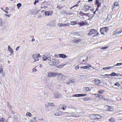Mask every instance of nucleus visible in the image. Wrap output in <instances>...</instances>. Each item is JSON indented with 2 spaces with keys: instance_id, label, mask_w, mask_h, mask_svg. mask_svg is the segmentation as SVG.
<instances>
[{
  "instance_id": "1",
  "label": "nucleus",
  "mask_w": 122,
  "mask_h": 122,
  "mask_svg": "<svg viewBox=\"0 0 122 122\" xmlns=\"http://www.w3.org/2000/svg\"><path fill=\"white\" fill-rule=\"evenodd\" d=\"M89 33L88 35L90 36H92L93 37L97 36L99 34V33L96 30L92 29L89 30Z\"/></svg>"
},
{
  "instance_id": "2",
  "label": "nucleus",
  "mask_w": 122,
  "mask_h": 122,
  "mask_svg": "<svg viewBox=\"0 0 122 122\" xmlns=\"http://www.w3.org/2000/svg\"><path fill=\"white\" fill-rule=\"evenodd\" d=\"M59 63V61L57 59H53L50 60L49 62V64L51 66H55L58 65Z\"/></svg>"
},
{
  "instance_id": "3",
  "label": "nucleus",
  "mask_w": 122,
  "mask_h": 122,
  "mask_svg": "<svg viewBox=\"0 0 122 122\" xmlns=\"http://www.w3.org/2000/svg\"><path fill=\"white\" fill-rule=\"evenodd\" d=\"M108 30L109 29L107 27H104L100 28V31L102 35H105Z\"/></svg>"
},
{
  "instance_id": "4",
  "label": "nucleus",
  "mask_w": 122,
  "mask_h": 122,
  "mask_svg": "<svg viewBox=\"0 0 122 122\" xmlns=\"http://www.w3.org/2000/svg\"><path fill=\"white\" fill-rule=\"evenodd\" d=\"M54 114L56 116H59L61 114L63 115H66L65 116L66 117H69V116H71V115L70 114L68 113L67 112H64L63 113H62L61 112H57L56 113H54Z\"/></svg>"
},
{
  "instance_id": "5",
  "label": "nucleus",
  "mask_w": 122,
  "mask_h": 122,
  "mask_svg": "<svg viewBox=\"0 0 122 122\" xmlns=\"http://www.w3.org/2000/svg\"><path fill=\"white\" fill-rule=\"evenodd\" d=\"M57 74H58V73L50 72H48L47 76L48 77H51L57 76Z\"/></svg>"
},
{
  "instance_id": "6",
  "label": "nucleus",
  "mask_w": 122,
  "mask_h": 122,
  "mask_svg": "<svg viewBox=\"0 0 122 122\" xmlns=\"http://www.w3.org/2000/svg\"><path fill=\"white\" fill-rule=\"evenodd\" d=\"M78 61L81 64H88L85 63L83 61L82 58V56L80 57L78 60Z\"/></svg>"
},
{
  "instance_id": "7",
  "label": "nucleus",
  "mask_w": 122,
  "mask_h": 122,
  "mask_svg": "<svg viewBox=\"0 0 122 122\" xmlns=\"http://www.w3.org/2000/svg\"><path fill=\"white\" fill-rule=\"evenodd\" d=\"M94 84L97 86H99V84L101 83L100 81L98 79H95L94 80Z\"/></svg>"
},
{
  "instance_id": "8",
  "label": "nucleus",
  "mask_w": 122,
  "mask_h": 122,
  "mask_svg": "<svg viewBox=\"0 0 122 122\" xmlns=\"http://www.w3.org/2000/svg\"><path fill=\"white\" fill-rule=\"evenodd\" d=\"M58 74H57V76H59L58 77V80L61 81L63 80L64 79V76L62 75L61 73H58Z\"/></svg>"
},
{
  "instance_id": "9",
  "label": "nucleus",
  "mask_w": 122,
  "mask_h": 122,
  "mask_svg": "<svg viewBox=\"0 0 122 122\" xmlns=\"http://www.w3.org/2000/svg\"><path fill=\"white\" fill-rule=\"evenodd\" d=\"M119 5V3L117 2H115L114 3V5L112 7V10H114L115 8V7H118Z\"/></svg>"
},
{
  "instance_id": "10",
  "label": "nucleus",
  "mask_w": 122,
  "mask_h": 122,
  "mask_svg": "<svg viewBox=\"0 0 122 122\" xmlns=\"http://www.w3.org/2000/svg\"><path fill=\"white\" fill-rule=\"evenodd\" d=\"M81 56L82 58L84 63H85V62L87 61L88 60V57L86 56Z\"/></svg>"
},
{
  "instance_id": "11",
  "label": "nucleus",
  "mask_w": 122,
  "mask_h": 122,
  "mask_svg": "<svg viewBox=\"0 0 122 122\" xmlns=\"http://www.w3.org/2000/svg\"><path fill=\"white\" fill-rule=\"evenodd\" d=\"M8 51L11 53L10 54V56H11L13 54L14 52L13 50L10 46H9L8 47Z\"/></svg>"
},
{
  "instance_id": "12",
  "label": "nucleus",
  "mask_w": 122,
  "mask_h": 122,
  "mask_svg": "<svg viewBox=\"0 0 122 122\" xmlns=\"http://www.w3.org/2000/svg\"><path fill=\"white\" fill-rule=\"evenodd\" d=\"M45 105L47 107L51 106V107H54L55 106L53 103L51 102L50 103L47 102L46 103Z\"/></svg>"
},
{
  "instance_id": "13",
  "label": "nucleus",
  "mask_w": 122,
  "mask_h": 122,
  "mask_svg": "<svg viewBox=\"0 0 122 122\" xmlns=\"http://www.w3.org/2000/svg\"><path fill=\"white\" fill-rule=\"evenodd\" d=\"M53 13V12H51L50 11H45V15L47 16H49L51 15Z\"/></svg>"
},
{
  "instance_id": "14",
  "label": "nucleus",
  "mask_w": 122,
  "mask_h": 122,
  "mask_svg": "<svg viewBox=\"0 0 122 122\" xmlns=\"http://www.w3.org/2000/svg\"><path fill=\"white\" fill-rule=\"evenodd\" d=\"M89 67H92L91 65H89L87 66H81L80 67V68L81 69L82 68L85 69H86L87 68H88L89 69H90V68Z\"/></svg>"
},
{
  "instance_id": "15",
  "label": "nucleus",
  "mask_w": 122,
  "mask_h": 122,
  "mask_svg": "<svg viewBox=\"0 0 122 122\" xmlns=\"http://www.w3.org/2000/svg\"><path fill=\"white\" fill-rule=\"evenodd\" d=\"M33 57L34 59L35 60L34 61H38V54H35L33 55Z\"/></svg>"
},
{
  "instance_id": "16",
  "label": "nucleus",
  "mask_w": 122,
  "mask_h": 122,
  "mask_svg": "<svg viewBox=\"0 0 122 122\" xmlns=\"http://www.w3.org/2000/svg\"><path fill=\"white\" fill-rule=\"evenodd\" d=\"M91 8L90 6H88L86 5H85L84 6V10L85 11H88L89 9Z\"/></svg>"
},
{
  "instance_id": "17",
  "label": "nucleus",
  "mask_w": 122,
  "mask_h": 122,
  "mask_svg": "<svg viewBox=\"0 0 122 122\" xmlns=\"http://www.w3.org/2000/svg\"><path fill=\"white\" fill-rule=\"evenodd\" d=\"M59 108L63 110H65L66 108V106L65 105H60L59 107Z\"/></svg>"
},
{
  "instance_id": "18",
  "label": "nucleus",
  "mask_w": 122,
  "mask_h": 122,
  "mask_svg": "<svg viewBox=\"0 0 122 122\" xmlns=\"http://www.w3.org/2000/svg\"><path fill=\"white\" fill-rule=\"evenodd\" d=\"M95 4H96L97 5V8H99L101 6V3L99 2V1L98 0H96Z\"/></svg>"
},
{
  "instance_id": "19",
  "label": "nucleus",
  "mask_w": 122,
  "mask_h": 122,
  "mask_svg": "<svg viewBox=\"0 0 122 122\" xmlns=\"http://www.w3.org/2000/svg\"><path fill=\"white\" fill-rule=\"evenodd\" d=\"M78 25H79L80 26H82L86 24L85 22L82 21L81 22H79L78 23Z\"/></svg>"
},
{
  "instance_id": "20",
  "label": "nucleus",
  "mask_w": 122,
  "mask_h": 122,
  "mask_svg": "<svg viewBox=\"0 0 122 122\" xmlns=\"http://www.w3.org/2000/svg\"><path fill=\"white\" fill-rule=\"evenodd\" d=\"M81 32H76L74 31L73 32L72 34L74 35H77L78 36H81Z\"/></svg>"
},
{
  "instance_id": "21",
  "label": "nucleus",
  "mask_w": 122,
  "mask_h": 122,
  "mask_svg": "<svg viewBox=\"0 0 122 122\" xmlns=\"http://www.w3.org/2000/svg\"><path fill=\"white\" fill-rule=\"evenodd\" d=\"M59 57L63 58H65L67 57L64 54H60L59 55Z\"/></svg>"
},
{
  "instance_id": "22",
  "label": "nucleus",
  "mask_w": 122,
  "mask_h": 122,
  "mask_svg": "<svg viewBox=\"0 0 122 122\" xmlns=\"http://www.w3.org/2000/svg\"><path fill=\"white\" fill-rule=\"evenodd\" d=\"M122 32V30H116L114 32V33L116 35H118Z\"/></svg>"
},
{
  "instance_id": "23",
  "label": "nucleus",
  "mask_w": 122,
  "mask_h": 122,
  "mask_svg": "<svg viewBox=\"0 0 122 122\" xmlns=\"http://www.w3.org/2000/svg\"><path fill=\"white\" fill-rule=\"evenodd\" d=\"M78 22L76 20L74 21H71V24L72 25H74L78 24Z\"/></svg>"
},
{
  "instance_id": "24",
  "label": "nucleus",
  "mask_w": 122,
  "mask_h": 122,
  "mask_svg": "<svg viewBox=\"0 0 122 122\" xmlns=\"http://www.w3.org/2000/svg\"><path fill=\"white\" fill-rule=\"evenodd\" d=\"M48 56H47L44 55L42 56V58L44 60H47L48 58Z\"/></svg>"
},
{
  "instance_id": "25",
  "label": "nucleus",
  "mask_w": 122,
  "mask_h": 122,
  "mask_svg": "<svg viewBox=\"0 0 122 122\" xmlns=\"http://www.w3.org/2000/svg\"><path fill=\"white\" fill-rule=\"evenodd\" d=\"M5 76V72H0V77L1 78Z\"/></svg>"
},
{
  "instance_id": "26",
  "label": "nucleus",
  "mask_w": 122,
  "mask_h": 122,
  "mask_svg": "<svg viewBox=\"0 0 122 122\" xmlns=\"http://www.w3.org/2000/svg\"><path fill=\"white\" fill-rule=\"evenodd\" d=\"M113 67V66H111L108 67H104L102 68V69L104 70H108Z\"/></svg>"
},
{
  "instance_id": "27",
  "label": "nucleus",
  "mask_w": 122,
  "mask_h": 122,
  "mask_svg": "<svg viewBox=\"0 0 122 122\" xmlns=\"http://www.w3.org/2000/svg\"><path fill=\"white\" fill-rule=\"evenodd\" d=\"M91 100V98L87 97L83 99V100L84 101H87L90 100Z\"/></svg>"
},
{
  "instance_id": "28",
  "label": "nucleus",
  "mask_w": 122,
  "mask_h": 122,
  "mask_svg": "<svg viewBox=\"0 0 122 122\" xmlns=\"http://www.w3.org/2000/svg\"><path fill=\"white\" fill-rule=\"evenodd\" d=\"M116 73L115 72H112L111 74H105V75L106 76H115L116 75Z\"/></svg>"
},
{
  "instance_id": "29",
  "label": "nucleus",
  "mask_w": 122,
  "mask_h": 122,
  "mask_svg": "<svg viewBox=\"0 0 122 122\" xmlns=\"http://www.w3.org/2000/svg\"><path fill=\"white\" fill-rule=\"evenodd\" d=\"M81 40L80 39H74L73 40V42L74 43H77L80 42L81 41Z\"/></svg>"
},
{
  "instance_id": "30",
  "label": "nucleus",
  "mask_w": 122,
  "mask_h": 122,
  "mask_svg": "<svg viewBox=\"0 0 122 122\" xmlns=\"http://www.w3.org/2000/svg\"><path fill=\"white\" fill-rule=\"evenodd\" d=\"M109 121L110 122H114L115 121V118L113 117H111L109 119Z\"/></svg>"
},
{
  "instance_id": "31",
  "label": "nucleus",
  "mask_w": 122,
  "mask_h": 122,
  "mask_svg": "<svg viewBox=\"0 0 122 122\" xmlns=\"http://www.w3.org/2000/svg\"><path fill=\"white\" fill-rule=\"evenodd\" d=\"M85 90L86 92H87L88 91H90L91 90V89H90V88L88 87H84Z\"/></svg>"
},
{
  "instance_id": "32",
  "label": "nucleus",
  "mask_w": 122,
  "mask_h": 122,
  "mask_svg": "<svg viewBox=\"0 0 122 122\" xmlns=\"http://www.w3.org/2000/svg\"><path fill=\"white\" fill-rule=\"evenodd\" d=\"M94 115L91 114L89 116V117L91 119L94 120Z\"/></svg>"
},
{
  "instance_id": "33",
  "label": "nucleus",
  "mask_w": 122,
  "mask_h": 122,
  "mask_svg": "<svg viewBox=\"0 0 122 122\" xmlns=\"http://www.w3.org/2000/svg\"><path fill=\"white\" fill-rule=\"evenodd\" d=\"M95 95H97V96H96L97 97H101L102 98H103V97H104V96L102 95H98L97 94H94Z\"/></svg>"
},
{
  "instance_id": "34",
  "label": "nucleus",
  "mask_w": 122,
  "mask_h": 122,
  "mask_svg": "<svg viewBox=\"0 0 122 122\" xmlns=\"http://www.w3.org/2000/svg\"><path fill=\"white\" fill-rule=\"evenodd\" d=\"M105 92V91L104 90L102 89H101V90L98 91V93L99 94H102Z\"/></svg>"
},
{
  "instance_id": "35",
  "label": "nucleus",
  "mask_w": 122,
  "mask_h": 122,
  "mask_svg": "<svg viewBox=\"0 0 122 122\" xmlns=\"http://www.w3.org/2000/svg\"><path fill=\"white\" fill-rule=\"evenodd\" d=\"M96 119H101V116L98 115H96Z\"/></svg>"
},
{
  "instance_id": "36",
  "label": "nucleus",
  "mask_w": 122,
  "mask_h": 122,
  "mask_svg": "<svg viewBox=\"0 0 122 122\" xmlns=\"http://www.w3.org/2000/svg\"><path fill=\"white\" fill-rule=\"evenodd\" d=\"M99 10H98V8H97L96 10L94 12V14H98L99 13V12L98 11Z\"/></svg>"
},
{
  "instance_id": "37",
  "label": "nucleus",
  "mask_w": 122,
  "mask_h": 122,
  "mask_svg": "<svg viewBox=\"0 0 122 122\" xmlns=\"http://www.w3.org/2000/svg\"><path fill=\"white\" fill-rule=\"evenodd\" d=\"M0 25L1 26H2L3 25V23L2 19L1 18L0 19Z\"/></svg>"
},
{
  "instance_id": "38",
  "label": "nucleus",
  "mask_w": 122,
  "mask_h": 122,
  "mask_svg": "<svg viewBox=\"0 0 122 122\" xmlns=\"http://www.w3.org/2000/svg\"><path fill=\"white\" fill-rule=\"evenodd\" d=\"M122 65V62L121 63H118L117 64L113 66V67L115 66H121Z\"/></svg>"
},
{
  "instance_id": "39",
  "label": "nucleus",
  "mask_w": 122,
  "mask_h": 122,
  "mask_svg": "<svg viewBox=\"0 0 122 122\" xmlns=\"http://www.w3.org/2000/svg\"><path fill=\"white\" fill-rule=\"evenodd\" d=\"M22 4L21 3H18L17 4V6L18 9H19L21 7Z\"/></svg>"
},
{
  "instance_id": "40",
  "label": "nucleus",
  "mask_w": 122,
  "mask_h": 122,
  "mask_svg": "<svg viewBox=\"0 0 122 122\" xmlns=\"http://www.w3.org/2000/svg\"><path fill=\"white\" fill-rule=\"evenodd\" d=\"M26 116H29L30 117H32V116L30 112H27L26 114Z\"/></svg>"
},
{
  "instance_id": "41",
  "label": "nucleus",
  "mask_w": 122,
  "mask_h": 122,
  "mask_svg": "<svg viewBox=\"0 0 122 122\" xmlns=\"http://www.w3.org/2000/svg\"><path fill=\"white\" fill-rule=\"evenodd\" d=\"M58 25L60 27L64 26V25L63 24L58 23Z\"/></svg>"
},
{
  "instance_id": "42",
  "label": "nucleus",
  "mask_w": 122,
  "mask_h": 122,
  "mask_svg": "<svg viewBox=\"0 0 122 122\" xmlns=\"http://www.w3.org/2000/svg\"><path fill=\"white\" fill-rule=\"evenodd\" d=\"M80 15L81 16H84L86 15V14L83 13L81 12L80 13Z\"/></svg>"
},
{
  "instance_id": "43",
  "label": "nucleus",
  "mask_w": 122,
  "mask_h": 122,
  "mask_svg": "<svg viewBox=\"0 0 122 122\" xmlns=\"http://www.w3.org/2000/svg\"><path fill=\"white\" fill-rule=\"evenodd\" d=\"M64 65H61L59 66H57V67L58 68H62L63 66H64Z\"/></svg>"
},
{
  "instance_id": "44",
  "label": "nucleus",
  "mask_w": 122,
  "mask_h": 122,
  "mask_svg": "<svg viewBox=\"0 0 122 122\" xmlns=\"http://www.w3.org/2000/svg\"><path fill=\"white\" fill-rule=\"evenodd\" d=\"M36 117H34L33 119L31 120H30V121L31 122H35L36 121Z\"/></svg>"
},
{
  "instance_id": "45",
  "label": "nucleus",
  "mask_w": 122,
  "mask_h": 122,
  "mask_svg": "<svg viewBox=\"0 0 122 122\" xmlns=\"http://www.w3.org/2000/svg\"><path fill=\"white\" fill-rule=\"evenodd\" d=\"M37 71V70L36 69L34 68L32 69V72L33 73H35Z\"/></svg>"
},
{
  "instance_id": "46",
  "label": "nucleus",
  "mask_w": 122,
  "mask_h": 122,
  "mask_svg": "<svg viewBox=\"0 0 122 122\" xmlns=\"http://www.w3.org/2000/svg\"><path fill=\"white\" fill-rule=\"evenodd\" d=\"M79 97L84 96H86V94H79Z\"/></svg>"
},
{
  "instance_id": "47",
  "label": "nucleus",
  "mask_w": 122,
  "mask_h": 122,
  "mask_svg": "<svg viewBox=\"0 0 122 122\" xmlns=\"http://www.w3.org/2000/svg\"><path fill=\"white\" fill-rule=\"evenodd\" d=\"M114 85L116 86H117L118 87L119 86H120V85L119 84V83L117 82H116L115 83Z\"/></svg>"
},
{
  "instance_id": "48",
  "label": "nucleus",
  "mask_w": 122,
  "mask_h": 122,
  "mask_svg": "<svg viewBox=\"0 0 122 122\" xmlns=\"http://www.w3.org/2000/svg\"><path fill=\"white\" fill-rule=\"evenodd\" d=\"M116 75L115 76H122V74H119L116 73Z\"/></svg>"
},
{
  "instance_id": "49",
  "label": "nucleus",
  "mask_w": 122,
  "mask_h": 122,
  "mask_svg": "<svg viewBox=\"0 0 122 122\" xmlns=\"http://www.w3.org/2000/svg\"><path fill=\"white\" fill-rule=\"evenodd\" d=\"M3 71L2 66H0V72H2Z\"/></svg>"
},
{
  "instance_id": "50",
  "label": "nucleus",
  "mask_w": 122,
  "mask_h": 122,
  "mask_svg": "<svg viewBox=\"0 0 122 122\" xmlns=\"http://www.w3.org/2000/svg\"><path fill=\"white\" fill-rule=\"evenodd\" d=\"M57 7L58 9L61 10L62 8L63 7L62 6H58Z\"/></svg>"
},
{
  "instance_id": "51",
  "label": "nucleus",
  "mask_w": 122,
  "mask_h": 122,
  "mask_svg": "<svg viewBox=\"0 0 122 122\" xmlns=\"http://www.w3.org/2000/svg\"><path fill=\"white\" fill-rule=\"evenodd\" d=\"M70 24L69 23H67L66 24H64V26H68L70 25Z\"/></svg>"
},
{
  "instance_id": "52",
  "label": "nucleus",
  "mask_w": 122,
  "mask_h": 122,
  "mask_svg": "<svg viewBox=\"0 0 122 122\" xmlns=\"http://www.w3.org/2000/svg\"><path fill=\"white\" fill-rule=\"evenodd\" d=\"M4 119L3 118H2L0 120V121L1 122H3L4 121Z\"/></svg>"
},
{
  "instance_id": "53",
  "label": "nucleus",
  "mask_w": 122,
  "mask_h": 122,
  "mask_svg": "<svg viewBox=\"0 0 122 122\" xmlns=\"http://www.w3.org/2000/svg\"><path fill=\"white\" fill-rule=\"evenodd\" d=\"M75 68L76 69H78L79 68V66L77 65L75 66Z\"/></svg>"
},
{
  "instance_id": "54",
  "label": "nucleus",
  "mask_w": 122,
  "mask_h": 122,
  "mask_svg": "<svg viewBox=\"0 0 122 122\" xmlns=\"http://www.w3.org/2000/svg\"><path fill=\"white\" fill-rule=\"evenodd\" d=\"M5 16H7L8 17H10L11 15H8V14H5Z\"/></svg>"
},
{
  "instance_id": "55",
  "label": "nucleus",
  "mask_w": 122,
  "mask_h": 122,
  "mask_svg": "<svg viewBox=\"0 0 122 122\" xmlns=\"http://www.w3.org/2000/svg\"><path fill=\"white\" fill-rule=\"evenodd\" d=\"M38 2V0H35V1L34 2V5H36V3Z\"/></svg>"
},
{
  "instance_id": "56",
  "label": "nucleus",
  "mask_w": 122,
  "mask_h": 122,
  "mask_svg": "<svg viewBox=\"0 0 122 122\" xmlns=\"http://www.w3.org/2000/svg\"><path fill=\"white\" fill-rule=\"evenodd\" d=\"M79 94H75L74 95V96L75 97H79Z\"/></svg>"
},
{
  "instance_id": "57",
  "label": "nucleus",
  "mask_w": 122,
  "mask_h": 122,
  "mask_svg": "<svg viewBox=\"0 0 122 122\" xmlns=\"http://www.w3.org/2000/svg\"><path fill=\"white\" fill-rule=\"evenodd\" d=\"M108 47V46H107V47L106 46V47H102L101 49L102 50V49H107Z\"/></svg>"
},
{
  "instance_id": "58",
  "label": "nucleus",
  "mask_w": 122,
  "mask_h": 122,
  "mask_svg": "<svg viewBox=\"0 0 122 122\" xmlns=\"http://www.w3.org/2000/svg\"><path fill=\"white\" fill-rule=\"evenodd\" d=\"M19 48L20 47L19 46H18L16 49V51H18L19 50Z\"/></svg>"
},
{
  "instance_id": "59",
  "label": "nucleus",
  "mask_w": 122,
  "mask_h": 122,
  "mask_svg": "<svg viewBox=\"0 0 122 122\" xmlns=\"http://www.w3.org/2000/svg\"><path fill=\"white\" fill-rule=\"evenodd\" d=\"M102 98L104 100V101H108V99H107L104 98H103V97Z\"/></svg>"
},
{
  "instance_id": "60",
  "label": "nucleus",
  "mask_w": 122,
  "mask_h": 122,
  "mask_svg": "<svg viewBox=\"0 0 122 122\" xmlns=\"http://www.w3.org/2000/svg\"><path fill=\"white\" fill-rule=\"evenodd\" d=\"M78 6V4H76V5H75L73 6H72V7H74L75 6Z\"/></svg>"
},
{
  "instance_id": "61",
  "label": "nucleus",
  "mask_w": 122,
  "mask_h": 122,
  "mask_svg": "<svg viewBox=\"0 0 122 122\" xmlns=\"http://www.w3.org/2000/svg\"><path fill=\"white\" fill-rule=\"evenodd\" d=\"M43 65H42L41 64H40V67H42L43 66Z\"/></svg>"
},
{
  "instance_id": "62",
  "label": "nucleus",
  "mask_w": 122,
  "mask_h": 122,
  "mask_svg": "<svg viewBox=\"0 0 122 122\" xmlns=\"http://www.w3.org/2000/svg\"><path fill=\"white\" fill-rule=\"evenodd\" d=\"M4 11H5V12L6 14L8 13V12L7 11H5V10H4Z\"/></svg>"
},
{
  "instance_id": "63",
  "label": "nucleus",
  "mask_w": 122,
  "mask_h": 122,
  "mask_svg": "<svg viewBox=\"0 0 122 122\" xmlns=\"http://www.w3.org/2000/svg\"><path fill=\"white\" fill-rule=\"evenodd\" d=\"M9 10V9L8 7H6V8L5 10Z\"/></svg>"
},
{
  "instance_id": "64",
  "label": "nucleus",
  "mask_w": 122,
  "mask_h": 122,
  "mask_svg": "<svg viewBox=\"0 0 122 122\" xmlns=\"http://www.w3.org/2000/svg\"><path fill=\"white\" fill-rule=\"evenodd\" d=\"M94 120L96 119V115H94Z\"/></svg>"
}]
</instances>
